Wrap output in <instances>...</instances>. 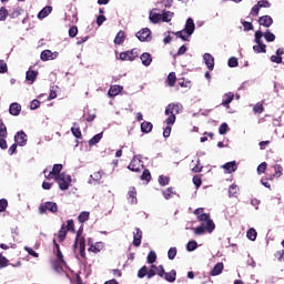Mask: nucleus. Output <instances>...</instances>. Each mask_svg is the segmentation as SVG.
<instances>
[{
    "instance_id": "1",
    "label": "nucleus",
    "mask_w": 284,
    "mask_h": 284,
    "mask_svg": "<svg viewBox=\"0 0 284 284\" xmlns=\"http://www.w3.org/2000/svg\"><path fill=\"white\" fill-rule=\"evenodd\" d=\"M197 221L201 223L197 227H192V231L196 236H201L207 232L209 234H212L214 230H216V224H214V221L210 217V214L204 213L197 216Z\"/></svg>"
},
{
    "instance_id": "2",
    "label": "nucleus",
    "mask_w": 284,
    "mask_h": 284,
    "mask_svg": "<svg viewBox=\"0 0 284 284\" xmlns=\"http://www.w3.org/2000/svg\"><path fill=\"white\" fill-rule=\"evenodd\" d=\"M183 110V105L180 103H170L165 109L168 119L165 120L166 125H174L176 123V114Z\"/></svg>"
},
{
    "instance_id": "3",
    "label": "nucleus",
    "mask_w": 284,
    "mask_h": 284,
    "mask_svg": "<svg viewBox=\"0 0 284 284\" xmlns=\"http://www.w3.org/2000/svg\"><path fill=\"white\" fill-rule=\"evenodd\" d=\"M194 30H196V26L194 24V20L192 18H189L185 23V28L181 31H178L175 34L182 41H187L189 37H192L194 34Z\"/></svg>"
},
{
    "instance_id": "4",
    "label": "nucleus",
    "mask_w": 284,
    "mask_h": 284,
    "mask_svg": "<svg viewBox=\"0 0 284 284\" xmlns=\"http://www.w3.org/2000/svg\"><path fill=\"white\" fill-rule=\"evenodd\" d=\"M55 182L58 183L60 190L65 191L70 187V184L72 183V178L65 173H61V175H58L54 178Z\"/></svg>"
},
{
    "instance_id": "5",
    "label": "nucleus",
    "mask_w": 284,
    "mask_h": 284,
    "mask_svg": "<svg viewBox=\"0 0 284 284\" xmlns=\"http://www.w3.org/2000/svg\"><path fill=\"white\" fill-rule=\"evenodd\" d=\"M47 212H51V214H57L59 212V205H57V202H45L39 205L40 214H45Z\"/></svg>"
},
{
    "instance_id": "6",
    "label": "nucleus",
    "mask_w": 284,
    "mask_h": 284,
    "mask_svg": "<svg viewBox=\"0 0 284 284\" xmlns=\"http://www.w3.org/2000/svg\"><path fill=\"white\" fill-rule=\"evenodd\" d=\"M139 54H141V50L134 48L130 51L121 52L119 59L120 61H134V59H139Z\"/></svg>"
},
{
    "instance_id": "7",
    "label": "nucleus",
    "mask_w": 284,
    "mask_h": 284,
    "mask_svg": "<svg viewBox=\"0 0 284 284\" xmlns=\"http://www.w3.org/2000/svg\"><path fill=\"white\" fill-rule=\"evenodd\" d=\"M14 141L17 145H20V148H23L24 145L28 144V134H26V132L23 131H19L14 135Z\"/></svg>"
},
{
    "instance_id": "8",
    "label": "nucleus",
    "mask_w": 284,
    "mask_h": 284,
    "mask_svg": "<svg viewBox=\"0 0 284 284\" xmlns=\"http://www.w3.org/2000/svg\"><path fill=\"white\" fill-rule=\"evenodd\" d=\"M78 246L80 247V256L82 258H87V256H85V239H83V237L79 239V235L77 236L75 242L73 244L74 250H77Z\"/></svg>"
},
{
    "instance_id": "9",
    "label": "nucleus",
    "mask_w": 284,
    "mask_h": 284,
    "mask_svg": "<svg viewBox=\"0 0 284 284\" xmlns=\"http://www.w3.org/2000/svg\"><path fill=\"white\" fill-rule=\"evenodd\" d=\"M222 170L225 174H234L239 170V164H236V161L226 162L222 165Z\"/></svg>"
},
{
    "instance_id": "10",
    "label": "nucleus",
    "mask_w": 284,
    "mask_h": 284,
    "mask_svg": "<svg viewBox=\"0 0 284 284\" xmlns=\"http://www.w3.org/2000/svg\"><path fill=\"white\" fill-rule=\"evenodd\" d=\"M88 252H92L93 254H99V252H101V250H103L104 245L103 242H97L95 244L92 243V240L88 241Z\"/></svg>"
},
{
    "instance_id": "11",
    "label": "nucleus",
    "mask_w": 284,
    "mask_h": 284,
    "mask_svg": "<svg viewBox=\"0 0 284 284\" xmlns=\"http://www.w3.org/2000/svg\"><path fill=\"white\" fill-rule=\"evenodd\" d=\"M57 57H59L58 52H51L50 50H44L41 52V60L42 61H54V59H57Z\"/></svg>"
},
{
    "instance_id": "12",
    "label": "nucleus",
    "mask_w": 284,
    "mask_h": 284,
    "mask_svg": "<svg viewBox=\"0 0 284 284\" xmlns=\"http://www.w3.org/2000/svg\"><path fill=\"white\" fill-rule=\"evenodd\" d=\"M151 34H152V31L150 29L143 28L135 34V37L139 39V41H148Z\"/></svg>"
},
{
    "instance_id": "13",
    "label": "nucleus",
    "mask_w": 284,
    "mask_h": 284,
    "mask_svg": "<svg viewBox=\"0 0 284 284\" xmlns=\"http://www.w3.org/2000/svg\"><path fill=\"white\" fill-rule=\"evenodd\" d=\"M233 101H234V93L232 92L225 93L222 98L221 105H223V108H226V110H230V103H232Z\"/></svg>"
},
{
    "instance_id": "14",
    "label": "nucleus",
    "mask_w": 284,
    "mask_h": 284,
    "mask_svg": "<svg viewBox=\"0 0 284 284\" xmlns=\"http://www.w3.org/2000/svg\"><path fill=\"white\" fill-rule=\"evenodd\" d=\"M203 59L207 70L212 72L214 70V57L211 53H204Z\"/></svg>"
},
{
    "instance_id": "15",
    "label": "nucleus",
    "mask_w": 284,
    "mask_h": 284,
    "mask_svg": "<svg viewBox=\"0 0 284 284\" xmlns=\"http://www.w3.org/2000/svg\"><path fill=\"white\" fill-rule=\"evenodd\" d=\"M51 265L54 272L61 274L63 272V265H68V263L65 261L61 262V260H53L51 261Z\"/></svg>"
},
{
    "instance_id": "16",
    "label": "nucleus",
    "mask_w": 284,
    "mask_h": 284,
    "mask_svg": "<svg viewBox=\"0 0 284 284\" xmlns=\"http://www.w3.org/2000/svg\"><path fill=\"white\" fill-rule=\"evenodd\" d=\"M143 239V231L141 229L135 227V233H133V245L139 247L141 245V240Z\"/></svg>"
},
{
    "instance_id": "17",
    "label": "nucleus",
    "mask_w": 284,
    "mask_h": 284,
    "mask_svg": "<svg viewBox=\"0 0 284 284\" xmlns=\"http://www.w3.org/2000/svg\"><path fill=\"white\" fill-rule=\"evenodd\" d=\"M9 114L12 116H19L21 114V104L13 102L9 106Z\"/></svg>"
},
{
    "instance_id": "18",
    "label": "nucleus",
    "mask_w": 284,
    "mask_h": 284,
    "mask_svg": "<svg viewBox=\"0 0 284 284\" xmlns=\"http://www.w3.org/2000/svg\"><path fill=\"white\" fill-rule=\"evenodd\" d=\"M121 92H123V87L119 85V84H114L111 85L109 91H108V95L109 97H119V94H121Z\"/></svg>"
},
{
    "instance_id": "19",
    "label": "nucleus",
    "mask_w": 284,
    "mask_h": 284,
    "mask_svg": "<svg viewBox=\"0 0 284 284\" xmlns=\"http://www.w3.org/2000/svg\"><path fill=\"white\" fill-rule=\"evenodd\" d=\"M260 26H263L264 28H270L272 23H274V20L270 16H262L258 19Z\"/></svg>"
},
{
    "instance_id": "20",
    "label": "nucleus",
    "mask_w": 284,
    "mask_h": 284,
    "mask_svg": "<svg viewBox=\"0 0 284 284\" xmlns=\"http://www.w3.org/2000/svg\"><path fill=\"white\" fill-rule=\"evenodd\" d=\"M273 168L275 173L270 176V181H274V179H281V176H283V166L281 164H275Z\"/></svg>"
},
{
    "instance_id": "21",
    "label": "nucleus",
    "mask_w": 284,
    "mask_h": 284,
    "mask_svg": "<svg viewBox=\"0 0 284 284\" xmlns=\"http://www.w3.org/2000/svg\"><path fill=\"white\" fill-rule=\"evenodd\" d=\"M128 195H129V197H128L129 203H132L133 205L136 204V202H138V200H136V187L131 186L129 189Z\"/></svg>"
},
{
    "instance_id": "22",
    "label": "nucleus",
    "mask_w": 284,
    "mask_h": 284,
    "mask_svg": "<svg viewBox=\"0 0 284 284\" xmlns=\"http://www.w3.org/2000/svg\"><path fill=\"white\" fill-rule=\"evenodd\" d=\"M37 77H39V72L34 70H29L26 73V80L30 81V83H34V81H37Z\"/></svg>"
},
{
    "instance_id": "23",
    "label": "nucleus",
    "mask_w": 284,
    "mask_h": 284,
    "mask_svg": "<svg viewBox=\"0 0 284 284\" xmlns=\"http://www.w3.org/2000/svg\"><path fill=\"white\" fill-rule=\"evenodd\" d=\"M166 85L169 88H174L176 85V73L175 72H170L168 78H166Z\"/></svg>"
},
{
    "instance_id": "24",
    "label": "nucleus",
    "mask_w": 284,
    "mask_h": 284,
    "mask_svg": "<svg viewBox=\"0 0 284 284\" xmlns=\"http://www.w3.org/2000/svg\"><path fill=\"white\" fill-rule=\"evenodd\" d=\"M223 262L217 263L211 271V276H219V274H223Z\"/></svg>"
},
{
    "instance_id": "25",
    "label": "nucleus",
    "mask_w": 284,
    "mask_h": 284,
    "mask_svg": "<svg viewBox=\"0 0 284 284\" xmlns=\"http://www.w3.org/2000/svg\"><path fill=\"white\" fill-rule=\"evenodd\" d=\"M152 128H154L152 122L144 121L141 123V132H143L144 134H150Z\"/></svg>"
},
{
    "instance_id": "26",
    "label": "nucleus",
    "mask_w": 284,
    "mask_h": 284,
    "mask_svg": "<svg viewBox=\"0 0 284 284\" xmlns=\"http://www.w3.org/2000/svg\"><path fill=\"white\" fill-rule=\"evenodd\" d=\"M128 168L131 172H141V162L132 160Z\"/></svg>"
},
{
    "instance_id": "27",
    "label": "nucleus",
    "mask_w": 284,
    "mask_h": 284,
    "mask_svg": "<svg viewBox=\"0 0 284 284\" xmlns=\"http://www.w3.org/2000/svg\"><path fill=\"white\" fill-rule=\"evenodd\" d=\"M253 50L257 54H261V53L265 54V52H267V45H265L263 42H260L253 47Z\"/></svg>"
},
{
    "instance_id": "28",
    "label": "nucleus",
    "mask_w": 284,
    "mask_h": 284,
    "mask_svg": "<svg viewBox=\"0 0 284 284\" xmlns=\"http://www.w3.org/2000/svg\"><path fill=\"white\" fill-rule=\"evenodd\" d=\"M125 41V31H119L114 38L115 45H121Z\"/></svg>"
},
{
    "instance_id": "29",
    "label": "nucleus",
    "mask_w": 284,
    "mask_h": 284,
    "mask_svg": "<svg viewBox=\"0 0 284 284\" xmlns=\"http://www.w3.org/2000/svg\"><path fill=\"white\" fill-rule=\"evenodd\" d=\"M51 12L52 7L47 6L38 13V19H45V17H48Z\"/></svg>"
},
{
    "instance_id": "30",
    "label": "nucleus",
    "mask_w": 284,
    "mask_h": 284,
    "mask_svg": "<svg viewBox=\"0 0 284 284\" xmlns=\"http://www.w3.org/2000/svg\"><path fill=\"white\" fill-rule=\"evenodd\" d=\"M143 65H150L152 63V55L148 52L145 53H142L141 57H140Z\"/></svg>"
},
{
    "instance_id": "31",
    "label": "nucleus",
    "mask_w": 284,
    "mask_h": 284,
    "mask_svg": "<svg viewBox=\"0 0 284 284\" xmlns=\"http://www.w3.org/2000/svg\"><path fill=\"white\" fill-rule=\"evenodd\" d=\"M163 278L169 283H174V281H176V271L172 270L170 273H165Z\"/></svg>"
},
{
    "instance_id": "32",
    "label": "nucleus",
    "mask_w": 284,
    "mask_h": 284,
    "mask_svg": "<svg viewBox=\"0 0 284 284\" xmlns=\"http://www.w3.org/2000/svg\"><path fill=\"white\" fill-rule=\"evenodd\" d=\"M65 236H68V230L65 229V224H63L58 234L60 243H63L65 241Z\"/></svg>"
},
{
    "instance_id": "33",
    "label": "nucleus",
    "mask_w": 284,
    "mask_h": 284,
    "mask_svg": "<svg viewBox=\"0 0 284 284\" xmlns=\"http://www.w3.org/2000/svg\"><path fill=\"white\" fill-rule=\"evenodd\" d=\"M174 187L170 186L166 190L162 191V195L164 196V199L166 201H170V199H172V196H174Z\"/></svg>"
},
{
    "instance_id": "34",
    "label": "nucleus",
    "mask_w": 284,
    "mask_h": 284,
    "mask_svg": "<svg viewBox=\"0 0 284 284\" xmlns=\"http://www.w3.org/2000/svg\"><path fill=\"white\" fill-rule=\"evenodd\" d=\"M61 170H63V164L53 165L51 174H53L54 179H57V176H61Z\"/></svg>"
},
{
    "instance_id": "35",
    "label": "nucleus",
    "mask_w": 284,
    "mask_h": 284,
    "mask_svg": "<svg viewBox=\"0 0 284 284\" xmlns=\"http://www.w3.org/2000/svg\"><path fill=\"white\" fill-rule=\"evenodd\" d=\"M254 114H263L265 112V106L263 105V102H257L253 106Z\"/></svg>"
},
{
    "instance_id": "36",
    "label": "nucleus",
    "mask_w": 284,
    "mask_h": 284,
    "mask_svg": "<svg viewBox=\"0 0 284 284\" xmlns=\"http://www.w3.org/2000/svg\"><path fill=\"white\" fill-rule=\"evenodd\" d=\"M172 12L170 11H163L161 14V21H163L164 23H170V21H172Z\"/></svg>"
},
{
    "instance_id": "37",
    "label": "nucleus",
    "mask_w": 284,
    "mask_h": 284,
    "mask_svg": "<svg viewBox=\"0 0 284 284\" xmlns=\"http://www.w3.org/2000/svg\"><path fill=\"white\" fill-rule=\"evenodd\" d=\"M178 85L180 88H192V81L185 80V78H180L178 80Z\"/></svg>"
},
{
    "instance_id": "38",
    "label": "nucleus",
    "mask_w": 284,
    "mask_h": 284,
    "mask_svg": "<svg viewBox=\"0 0 284 284\" xmlns=\"http://www.w3.org/2000/svg\"><path fill=\"white\" fill-rule=\"evenodd\" d=\"M158 183H159L162 187H165V185H170V176L160 175L159 179H158Z\"/></svg>"
},
{
    "instance_id": "39",
    "label": "nucleus",
    "mask_w": 284,
    "mask_h": 284,
    "mask_svg": "<svg viewBox=\"0 0 284 284\" xmlns=\"http://www.w3.org/2000/svg\"><path fill=\"white\" fill-rule=\"evenodd\" d=\"M71 132H72L73 136H75V139H81V136H82L81 128H79V125L77 123H73V126L71 128Z\"/></svg>"
},
{
    "instance_id": "40",
    "label": "nucleus",
    "mask_w": 284,
    "mask_h": 284,
    "mask_svg": "<svg viewBox=\"0 0 284 284\" xmlns=\"http://www.w3.org/2000/svg\"><path fill=\"white\" fill-rule=\"evenodd\" d=\"M90 220V212L88 211H83L80 213V215L78 216V221L79 223H85V221Z\"/></svg>"
},
{
    "instance_id": "41",
    "label": "nucleus",
    "mask_w": 284,
    "mask_h": 284,
    "mask_svg": "<svg viewBox=\"0 0 284 284\" xmlns=\"http://www.w3.org/2000/svg\"><path fill=\"white\" fill-rule=\"evenodd\" d=\"M239 195V185L232 184L229 189V196L236 197Z\"/></svg>"
},
{
    "instance_id": "42",
    "label": "nucleus",
    "mask_w": 284,
    "mask_h": 284,
    "mask_svg": "<svg viewBox=\"0 0 284 284\" xmlns=\"http://www.w3.org/2000/svg\"><path fill=\"white\" fill-rule=\"evenodd\" d=\"M0 136L8 138V126H6L3 120H0Z\"/></svg>"
},
{
    "instance_id": "43",
    "label": "nucleus",
    "mask_w": 284,
    "mask_h": 284,
    "mask_svg": "<svg viewBox=\"0 0 284 284\" xmlns=\"http://www.w3.org/2000/svg\"><path fill=\"white\" fill-rule=\"evenodd\" d=\"M149 19L152 23H159L161 21V13L151 12Z\"/></svg>"
},
{
    "instance_id": "44",
    "label": "nucleus",
    "mask_w": 284,
    "mask_h": 284,
    "mask_svg": "<svg viewBox=\"0 0 284 284\" xmlns=\"http://www.w3.org/2000/svg\"><path fill=\"white\" fill-rule=\"evenodd\" d=\"M101 139H103V133L95 134L91 140H89V145H97Z\"/></svg>"
},
{
    "instance_id": "45",
    "label": "nucleus",
    "mask_w": 284,
    "mask_h": 284,
    "mask_svg": "<svg viewBox=\"0 0 284 284\" xmlns=\"http://www.w3.org/2000/svg\"><path fill=\"white\" fill-rule=\"evenodd\" d=\"M141 180L142 181H146L148 183H150V181H152V173H150V170L145 169L141 175Z\"/></svg>"
},
{
    "instance_id": "46",
    "label": "nucleus",
    "mask_w": 284,
    "mask_h": 284,
    "mask_svg": "<svg viewBox=\"0 0 284 284\" xmlns=\"http://www.w3.org/2000/svg\"><path fill=\"white\" fill-rule=\"evenodd\" d=\"M246 236L250 241H254L256 236H258V233L256 232V229H250L246 233Z\"/></svg>"
},
{
    "instance_id": "47",
    "label": "nucleus",
    "mask_w": 284,
    "mask_h": 284,
    "mask_svg": "<svg viewBox=\"0 0 284 284\" xmlns=\"http://www.w3.org/2000/svg\"><path fill=\"white\" fill-rule=\"evenodd\" d=\"M264 39L268 43H272L273 41H276V36H274V33L267 31V32L264 33Z\"/></svg>"
},
{
    "instance_id": "48",
    "label": "nucleus",
    "mask_w": 284,
    "mask_h": 284,
    "mask_svg": "<svg viewBox=\"0 0 284 284\" xmlns=\"http://www.w3.org/2000/svg\"><path fill=\"white\" fill-rule=\"evenodd\" d=\"M148 263H150L151 265H153V263H156V252L154 251L149 252Z\"/></svg>"
},
{
    "instance_id": "49",
    "label": "nucleus",
    "mask_w": 284,
    "mask_h": 284,
    "mask_svg": "<svg viewBox=\"0 0 284 284\" xmlns=\"http://www.w3.org/2000/svg\"><path fill=\"white\" fill-rule=\"evenodd\" d=\"M196 247H199V243H196V241H190L186 244L187 252H194V250H196Z\"/></svg>"
},
{
    "instance_id": "50",
    "label": "nucleus",
    "mask_w": 284,
    "mask_h": 284,
    "mask_svg": "<svg viewBox=\"0 0 284 284\" xmlns=\"http://www.w3.org/2000/svg\"><path fill=\"white\" fill-rule=\"evenodd\" d=\"M8 14H10L8 12V9H6V7H1L0 8V21H6V19H8Z\"/></svg>"
},
{
    "instance_id": "51",
    "label": "nucleus",
    "mask_w": 284,
    "mask_h": 284,
    "mask_svg": "<svg viewBox=\"0 0 284 284\" xmlns=\"http://www.w3.org/2000/svg\"><path fill=\"white\" fill-rule=\"evenodd\" d=\"M153 276H156V265L152 264L151 268L146 273V278H153Z\"/></svg>"
},
{
    "instance_id": "52",
    "label": "nucleus",
    "mask_w": 284,
    "mask_h": 284,
    "mask_svg": "<svg viewBox=\"0 0 284 284\" xmlns=\"http://www.w3.org/2000/svg\"><path fill=\"white\" fill-rule=\"evenodd\" d=\"M148 276V266H142L138 272V278H145Z\"/></svg>"
},
{
    "instance_id": "53",
    "label": "nucleus",
    "mask_w": 284,
    "mask_h": 284,
    "mask_svg": "<svg viewBox=\"0 0 284 284\" xmlns=\"http://www.w3.org/2000/svg\"><path fill=\"white\" fill-rule=\"evenodd\" d=\"M193 184L195 185L196 190H199V187L203 185V180L199 175H194Z\"/></svg>"
},
{
    "instance_id": "54",
    "label": "nucleus",
    "mask_w": 284,
    "mask_h": 284,
    "mask_svg": "<svg viewBox=\"0 0 284 284\" xmlns=\"http://www.w3.org/2000/svg\"><path fill=\"white\" fill-rule=\"evenodd\" d=\"M229 68H239V59L232 57L229 59Z\"/></svg>"
},
{
    "instance_id": "55",
    "label": "nucleus",
    "mask_w": 284,
    "mask_h": 284,
    "mask_svg": "<svg viewBox=\"0 0 284 284\" xmlns=\"http://www.w3.org/2000/svg\"><path fill=\"white\" fill-rule=\"evenodd\" d=\"M77 34H79V28L77 26L71 27L69 29V37H71V39H74Z\"/></svg>"
},
{
    "instance_id": "56",
    "label": "nucleus",
    "mask_w": 284,
    "mask_h": 284,
    "mask_svg": "<svg viewBox=\"0 0 284 284\" xmlns=\"http://www.w3.org/2000/svg\"><path fill=\"white\" fill-rule=\"evenodd\" d=\"M265 170H267V162H262L257 166V174H265Z\"/></svg>"
},
{
    "instance_id": "57",
    "label": "nucleus",
    "mask_w": 284,
    "mask_h": 284,
    "mask_svg": "<svg viewBox=\"0 0 284 284\" xmlns=\"http://www.w3.org/2000/svg\"><path fill=\"white\" fill-rule=\"evenodd\" d=\"M242 26L245 32H250V30H254V24H252V22L242 21Z\"/></svg>"
},
{
    "instance_id": "58",
    "label": "nucleus",
    "mask_w": 284,
    "mask_h": 284,
    "mask_svg": "<svg viewBox=\"0 0 284 284\" xmlns=\"http://www.w3.org/2000/svg\"><path fill=\"white\" fill-rule=\"evenodd\" d=\"M168 256L170 261H174V258H176V247H171L168 252Z\"/></svg>"
},
{
    "instance_id": "59",
    "label": "nucleus",
    "mask_w": 284,
    "mask_h": 284,
    "mask_svg": "<svg viewBox=\"0 0 284 284\" xmlns=\"http://www.w3.org/2000/svg\"><path fill=\"white\" fill-rule=\"evenodd\" d=\"M8 72V63L4 60H0V74Z\"/></svg>"
},
{
    "instance_id": "60",
    "label": "nucleus",
    "mask_w": 284,
    "mask_h": 284,
    "mask_svg": "<svg viewBox=\"0 0 284 284\" xmlns=\"http://www.w3.org/2000/svg\"><path fill=\"white\" fill-rule=\"evenodd\" d=\"M203 166L201 165V161L197 160L194 164V166L192 168V172L199 173L202 172Z\"/></svg>"
},
{
    "instance_id": "61",
    "label": "nucleus",
    "mask_w": 284,
    "mask_h": 284,
    "mask_svg": "<svg viewBox=\"0 0 284 284\" xmlns=\"http://www.w3.org/2000/svg\"><path fill=\"white\" fill-rule=\"evenodd\" d=\"M156 274L158 276H160V278H163V276H165V268L163 267V265H159L156 266Z\"/></svg>"
},
{
    "instance_id": "62",
    "label": "nucleus",
    "mask_w": 284,
    "mask_h": 284,
    "mask_svg": "<svg viewBox=\"0 0 284 284\" xmlns=\"http://www.w3.org/2000/svg\"><path fill=\"white\" fill-rule=\"evenodd\" d=\"M8 210V200L2 199L0 200V212H6Z\"/></svg>"
},
{
    "instance_id": "63",
    "label": "nucleus",
    "mask_w": 284,
    "mask_h": 284,
    "mask_svg": "<svg viewBox=\"0 0 284 284\" xmlns=\"http://www.w3.org/2000/svg\"><path fill=\"white\" fill-rule=\"evenodd\" d=\"M257 4L260 6V8H272V3H270V1L267 0H260L257 1Z\"/></svg>"
},
{
    "instance_id": "64",
    "label": "nucleus",
    "mask_w": 284,
    "mask_h": 284,
    "mask_svg": "<svg viewBox=\"0 0 284 284\" xmlns=\"http://www.w3.org/2000/svg\"><path fill=\"white\" fill-rule=\"evenodd\" d=\"M227 130H229L227 123H222L219 128V133L220 134H227Z\"/></svg>"
}]
</instances>
